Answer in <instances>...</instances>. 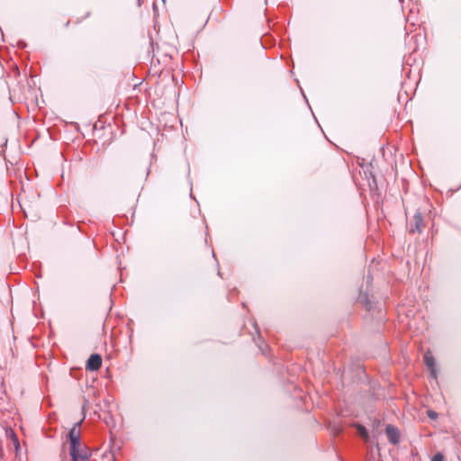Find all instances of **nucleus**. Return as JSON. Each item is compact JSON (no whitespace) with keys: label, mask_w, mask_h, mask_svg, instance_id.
Segmentation results:
<instances>
[{"label":"nucleus","mask_w":461,"mask_h":461,"mask_svg":"<svg viewBox=\"0 0 461 461\" xmlns=\"http://www.w3.org/2000/svg\"><path fill=\"white\" fill-rule=\"evenodd\" d=\"M102 366V357L99 354L90 356L86 364V369L88 371H97Z\"/></svg>","instance_id":"3"},{"label":"nucleus","mask_w":461,"mask_h":461,"mask_svg":"<svg viewBox=\"0 0 461 461\" xmlns=\"http://www.w3.org/2000/svg\"><path fill=\"white\" fill-rule=\"evenodd\" d=\"M82 420L78 423L75 424L68 433L69 444L70 446H77L81 444L80 442V424Z\"/></svg>","instance_id":"4"},{"label":"nucleus","mask_w":461,"mask_h":461,"mask_svg":"<svg viewBox=\"0 0 461 461\" xmlns=\"http://www.w3.org/2000/svg\"><path fill=\"white\" fill-rule=\"evenodd\" d=\"M424 362H425L426 366L431 369V373L433 374V376L435 377L436 375L433 370V367L435 365L434 357L431 355H429V353H426L424 356Z\"/></svg>","instance_id":"6"},{"label":"nucleus","mask_w":461,"mask_h":461,"mask_svg":"<svg viewBox=\"0 0 461 461\" xmlns=\"http://www.w3.org/2000/svg\"><path fill=\"white\" fill-rule=\"evenodd\" d=\"M385 433L389 441L392 444L395 445L399 442L400 432L397 428H395L393 425H387L385 429Z\"/></svg>","instance_id":"5"},{"label":"nucleus","mask_w":461,"mask_h":461,"mask_svg":"<svg viewBox=\"0 0 461 461\" xmlns=\"http://www.w3.org/2000/svg\"><path fill=\"white\" fill-rule=\"evenodd\" d=\"M427 413H428V416H429L430 419L435 420V419H437V418H438V414H437V412H436V411H430V410H429V411H427Z\"/></svg>","instance_id":"10"},{"label":"nucleus","mask_w":461,"mask_h":461,"mask_svg":"<svg viewBox=\"0 0 461 461\" xmlns=\"http://www.w3.org/2000/svg\"><path fill=\"white\" fill-rule=\"evenodd\" d=\"M69 455L72 461H89L91 451L86 446L79 444L69 446Z\"/></svg>","instance_id":"2"},{"label":"nucleus","mask_w":461,"mask_h":461,"mask_svg":"<svg viewBox=\"0 0 461 461\" xmlns=\"http://www.w3.org/2000/svg\"><path fill=\"white\" fill-rule=\"evenodd\" d=\"M428 205L424 204V206H420L412 217L408 221V230L410 233H420L422 230L425 228V221L424 217L428 211Z\"/></svg>","instance_id":"1"},{"label":"nucleus","mask_w":461,"mask_h":461,"mask_svg":"<svg viewBox=\"0 0 461 461\" xmlns=\"http://www.w3.org/2000/svg\"><path fill=\"white\" fill-rule=\"evenodd\" d=\"M14 443L16 448L19 447L18 438L14 435Z\"/></svg>","instance_id":"11"},{"label":"nucleus","mask_w":461,"mask_h":461,"mask_svg":"<svg viewBox=\"0 0 461 461\" xmlns=\"http://www.w3.org/2000/svg\"><path fill=\"white\" fill-rule=\"evenodd\" d=\"M357 431L360 434L361 437H363L365 439L368 438V434L366 429L362 425H357Z\"/></svg>","instance_id":"7"},{"label":"nucleus","mask_w":461,"mask_h":461,"mask_svg":"<svg viewBox=\"0 0 461 461\" xmlns=\"http://www.w3.org/2000/svg\"><path fill=\"white\" fill-rule=\"evenodd\" d=\"M91 16V12L86 11L84 14L77 18V23H81L84 19H86Z\"/></svg>","instance_id":"8"},{"label":"nucleus","mask_w":461,"mask_h":461,"mask_svg":"<svg viewBox=\"0 0 461 461\" xmlns=\"http://www.w3.org/2000/svg\"><path fill=\"white\" fill-rule=\"evenodd\" d=\"M431 461H444V456L441 453H438L432 457Z\"/></svg>","instance_id":"9"}]
</instances>
